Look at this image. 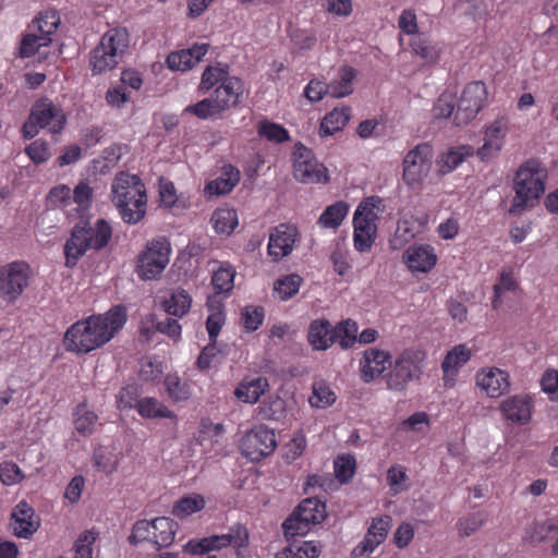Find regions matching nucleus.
<instances>
[{"label": "nucleus", "instance_id": "obj_1", "mask_svg": "<svg viewBox=\"0 0 558 558\" xmlns=\"http://www.w3.org/2000/svg\"><path fill=\"white\" fill-rule=\"evenodd\" d=\"M126 307L112 306L105 314L90 315L74 323L64 333L68 351L87 354L109 342L126 323Z\"/></svg>", "mask_w": 558, "mask_h": 558}, {"label": "nucleus", "instance_id": "obj_2", "mask_svg": "<svg viewBox=\"0 0 558 558\" xmlns=\"http://www.w3.org/2000/svg\"><path fill=\"white\" fill-rule=\"evenodd\" d=\"M94 191L86 182H80L72 191V206L66 209V219L73 223L71 239L65 244H108L112 229L105 219L93 226L89 213Z\"/></svg>", "mask_w": 558, "mask_h": 558}, {"label": "nucleus", "instance_id": "obj_3", "mask_svg": "<svg viewBox=\"0 0 558 558\" xmlns=\"http://www.w3.org/2000/svg\"><path fill=\"white\" fill-rule=\"evenodd\" d=\"M111 201L122 220L129 225H135L146 214V186L137 174L121 171L116 174L111 183Z\"/></svg>", "mask_w": 558, "mask_h": 558}, {"label": "nucleus", "instance_id": "obj_4", "mask_svg": "<svg viewBox=\"0 0 558 558\" xmlns=\"http://www.w3.org/2000/svg\"><path fill=\"white\" fill-rule=\"evenodd\" d=\"M244 90V82L238 76H232L223 81L222 85H218L209 97L189 105L184 112L201 120L221 118L225 112L242 104Z\"/></svg>", "mask_w": 558, "mask_h": 558}, {"label": "nucleus", "instance_id": "obj_5", "mask_svg": "<svg viewBox=\"0 0 558 558\" xmlns=\"http://www.w3.org/2000/svg\"><path fill=\"white\" fill-rule=\"evenodd\" d=\"M546 179L547 170L539 161L530 159L521 165L514 177L515 196L510 211L517 214L532 207L544 194Z\"/></svg>", "mask_w": 558, "mask_h": 558}, {"label": "nucleus", "instance_id": "obj_6", "mask_svg": "<svg viewBox=\"0 0 558 558\" xmlns=\"http://www.w3.org/2000/svg\"><path fill=\"white\" fill-rule=\"evenodd\" d=\"M68 118L60 105L54 104L48 97H40L31 108L28 118L22 126V135L25 140H32L38 135L39 130L60 134Z\"/></svg>", "mask_w": 558, "mask_h": 558}, {"label": "nucleus", "instance_id": "obj_7", "mask_svg": "<svg viewBox=\"0 0 558 558\" xmlns=\"http://www.w3.org/2000/svg\"><path fill=\"white\" fill-rule=\"evenodd\" d=\"M129 47V33L125 28H111L92 50L89 65L94 74L114 69Z\"/></svg>", "mask_w": 558, "mask_h": 558}, {"label": "nucleus", "instance_id": "obj_8", "mask_svg": "<svg viewBox=\"0 0 558 558\" xmlns=\"http://www.w3.org/2000/svg\"><path fill=\"white\" fill-rule=\"evenodd\" d=\"M326 515L325 502L316 497L305 498L282 523L286 539L291 542L295 536L305 535L312 525L324 521Z\"/></svg>", "mask_w": 558, "mask_h": 558}, {"label": "nucleus", "instance_id": "obj_9", "mask_svg": "<svg viewBox=\"0 0 558 558\" xmlns=\"http://www.w3.org/2000/svg\"><path fill=\"white\" fill-rule=\"evenodd\" d=\"M426 354L420 349L403 350L390 364L387 386L390 390L403 391L409 383L420 380L423 375V363Z\"/></svg>", "mask_w": 558, "mask_h": 558}, {"label": "nucleus", "instance_id": "obj_10", "mask_svg": "<svg viewBox=\"0 0 558 558\" xmlns=\"http://www.w3.org/2000/svg\"><path fill=\"white\" fill-rule=\"evenodd\" d=\"M385 210L384 199L373 195L365 197L353 215L354 244H372L377 235V221Z\"/></svg>", "mask_w": 558, "mask_h": 558}, {"label": "nucleus", "instance_id": "obj_11", "mask_svg": "<svg viewBox=\"0 0 558 558\" xmlns=\"http://www.w3.org/2000/svg\"><path fill=\"white\" fill-rule=\"evenodd\" d=\"M292 156L295 180L305 184L329 181L327 168L317 160L312 149L299 143L295 145Z\"/></svg>", "mask_w": 558, "mask_h": 558}, {"label": "nucleus", "instance_id": "obj_12", "mask_svg": "<svg viewBox=\"0 0 558 558\" xmlns=\"http://www.w3.org/2000/svg\"><path fill=\"white\" fill-rule=\"evenodd\" d=\"M433 156V147L427 143L417 144L408 151L402 163V177L408 185L418 184L428 175Z\"/></svg>", "mask_w": 558, "mask_h": 558}, {"label": "nucleus", "instance_id": "obj_13", "mask_svg": "<svg viewBox=\"0 0 558 558\" xmlns=\"http://www.w3.org/2000/svg\"><path fill=\"white\" fill-rule=\"evenodd\" d=\"M31 268L25 262H13L0 267V295L14 302L28 286Z\"/></svg>", "mask_w": 558, "mask_h": 558}, {"label": "nucleus", "instance_id": "obj_14", "mask_svg": "<svg viewBox=\"0 0 558 558\" xmlns=\"http://www.w3.org/2000/svg\"><path fill=\"white\" fill-rule=\"evenodd\" d=\"M277 447L275 432L265 425H258L247 432L241 439L242 453L252 461H259L269 456Z\"/></svg>", "mask_w": 558, "mask_h": 558}, {"label": "nucleus", "instance_id": "obj_15", "mask_svg": "<svg viewBox=\"0 0 558 558\" xmlns=\"http://www.w3.org/2000/svg\"><path fill=\"white\" fill-rule=\"evenodd\" d=\"M487 99L486 85L483 82H471L462 90L457 105L454 121L457 125L472 121L483 109Z\"/></svg>", "mask_w": 558, "mask_h": 558}, {"label": "nucleus", "instance_id": "obj_16", "mask_svg": "<svg viewBox=\"0 0 558 558\" xmlns=\"http://www.w3.org/2000/svg\"><path fill=\"white\" fill-rule=\"evenodd\" d=\"M510 129V120L507 116H499L485 126L484 143L476 149V156L482 161L498 156L505 145Z\"/></svg>", "mask_w": 558, "mask_h": 558}, {"label": "nucleus", "instance_id": "obj_17", "mask_svg": "<svg viewBox=\"0 0 558 558\" xmlns=\"http://www.w3.org/2000/svg\"><path fill=\"white\" fill-rule=\"evenodd\" d=\"M170 246H146L137 259L136 271L141 279H157L169 263Z\"/></svg>", "mask_w": 558, "mask_h": 558}, {"label": "nucleus", "instance_id": "obj_18", "mask_svg": "<svg viewBox=\"0 0 558 558\" xmlns=\"http://www.w3.org/2000/svg\"><path fill=\"white\" fill-rule=\"evenodd\" d=\"M39 524L35 510L26 501H21L14 507L10 526L16 537L29 538L38 530Z\"/></svg>", "mask_w": 558, "mask_h": 558}, {"label": "nucleus", "instance_id": "obj_19", "mask_svg": "<svg viewBox=\"0 0 558 558\" xmlns=\"http://www.w3.org/2000/svg\"><path fill=\"white\" fill-rule=\"evenodd\" d=\"M533 399L529 395H514L500 403L502 416L518 425H525L532 418Z\"/></svg>", "mask_w": 558, "mask_h": 558}, {"label": "nucleus", "instance_id": "obj_20", "mask_svg": "<svg viewBox=\"0 0 558 558\" xmlns=\"http://www.w3.org/2000/svg\"><path fill=\"white\" fill-rule=\"evenodd\" d=\"M208 44H194L191 48L171 52L167 64L171 70L187 71L196 65L208 51Z\"/></svg>", "mask_w": 558, "mask_h": 558}, {"label": "nucleus", "instance_id": "obj_21", "mask_svg": "<svg viewBox=\"0 0 558 558\" xmlns=\"http://www.w3.org/2000/svg\"><path fill=\"white\" fill-rule=\"evenodd\" d=\"M240 170L232 165H225L215 180L206 183L204 192L207 197L229 194L240 182Z\"/></svg>", "mask_w": 558, "mask_h": 558}, {"label": "nucleus", "instance_id": "obj_22", "mask_svg": "<svg viewBox=\"0 0 558 558\" xmlns=\"http://www.w3.org/2000/svg\"><path fill=\"white\" fill-rule=\"evenodd\" d=\"M476 384L488 397L498 398L510 388L509 374L494 367L486 373L478 374Z\"/></svg>", "mask_w": 558, "mask_h": 558}, {"label": "nucleus", "instance_id": "obj_23", "mask_svg": "<svg viewBox=\"0 0 558 558\" xmlns=\"http://www.w3.org/2000/svg\"><path fill=\"white\" fill-rule=\"evenodd\" d=\"M403 260L412 272H428L436 265L437 256L430 246H409Z\"/></svg>", "mask_w": 558, "mask_h": 558}, {"label": "nucleus", "instance_id": "obj_24", "mask_svg": "<svg viewBox=\"0 0 558 558\" xmlns=\"http://www.w3.org/2000/svg\"><path fill=\"white\" fill-rule=\"evenodd\" d=\"M476 154L471 145H460L450 147L447 151L438 156L436 163L440 174H447L457 169L465 158Z\"/></svg>", "mask_w": 558, "mask_h": 558}, {"label": "nucleus", "instance_id": "obj_25", "mask_svg": "<svg viewBox=\"0 0 558 558\" xmlns=\"http://www.w3.org/2000/svg\"><path fill=\"white\" fill-rule=\"evenodd\" d=\"M390 359L387 351L378 349H367L364 352V363L362 365V379L365 383L372 381L376 376L380 375L386 366L385 363Z\"/></svg>", "mask_w": 558, "mask_h": 558}, {"label": "nucleus", "instance_id": "obj_26", "mask_svg": "<svg viewBox=\"0 0 558 558\" xmlns=\"http://www.w3.org/2000/svg\"><path fill=\"white\" fill-rule=\"evenodd\" d=\"M308 342L316 350H327L335 343L333 326L327 319L314 320L308 328Z\"/></svg>", "mask_w": 558, "mask_h": 558}, {"label": "nucleus", "instance_id": "obj_27", "mask_svg": "<svg viewBox=\"0 0 558 558\" xmlns=\"http://www.w3.org/2000/svg\"><path fill=\"white\" fill-rule=\"evenodd\" d=\"M350 117V107L342 106L340 108H333L323 118L319 128V135L325 137L341 131L348 124Z\"/></svg>", "mask_w": 558, "mask_h": 558}, {"label": "nucleus", "instance_id": "obj_28", "mask_svg": "<svg viewBox=\"0 0 558 558\" xmlns=\"http://www.w3.org/2000/svg\"><path fill=\"white\" fill-rule=\"evenodd\" d=\"M178 523L167 517H160L153 520V539L157 549L168 547L174 541Z\"/></svg>", "mask_w": 558, "mask_h": 558}, {"label": "nucleus", "instance_id": "obj_29", "mask_svg": "<svg viewBox=\"0 0 558 558\" xmlns=\"http://www.w3.org/2000/svg\"><path fill=\"white\" fill-rule=\"evenodd\" d=\"M207 307L209 311H211L206 319L208 338L209 341L217 342V338L226 323L223 304L217 300L216 295H210L207 299Z\"/></svg>", "mask_w": 558, "mask_h": 558}, {"label": "nucleus", "instance_id": "obj_30", "mask_svg": "<svg viewBox=\"0 0 558 558\" xmlns=\"http://www.w3.org/2000/svg\"><path fill=\"white\" fill-rule=\"evenodd\" d=\"M231 544V536H227L226 534L213 535L209 537H204L202 539H192L187 542L183 546V550L192 555H202L210 550L221 549L222 547L229 546Z\"/></svg>", "mask_w": 558, "mask_h": 558}, {"label": "nucleus", "instance_id": "obj_31", "mask_svg": "<svg viewBox=\"0 0 558 558\" xmlns=\"http://www.w3.org/2000/svg\"><path fill=\"white\" fill-rule=\"evenodd\" d=\"M356 71L352 66L343 65L338 71V78L328 84L329 95L335 98H342L353 93V82Z\"/></svg>", "mask_w": 558, "mask_h": 558}, {"label": "nucleus", "instance_id": "obj_32", "mask_svg": "<svg viewBox=\"0 0 558 558\" xmlns=\"http://www.w3.org/2000/svg\"><path fill=\"white\" fill-rule=\"evenodd\" d=\"M232 77L229 74V66L218 63L217 65H207L202 74L197 90L201 94L208 93L211 88L222 85L223 81Z\"/></svg>", "mask_w": 558, "mask_h": 558}, {"label": "nucleus", "instance_id": "obj_33", "mask_svg": "<svg viewBox=\"0 0 558 558\" xmlns=\"http://www.w3.org/2000/svg\"><path fill=\"white\" fill-rule=\"evenodd\" d=\"M350 206L344 201H338L325 208L318 218V225L323 228L336 229L349 214Z\"/></svg>", "mask_w": 558, "mask_h": 558}, {"label": "nucleus", "instance_id": "obj_34", "mask_svg": "<svg viewBox=\"0 0 558 558\" xmlns=\"http://www.w3.org/2000/svg\"><path fill=\"white\" fill-rule=\"evenodd\" d=\"M267 388V379L265 377H257L248 383H241L235 389V396L242 402L255 403L265 393Z\"/></svg>", "mask_w": 558, "mask_h": 558}, {"label": "nucleus", "instance_id": "obj_35", "mask_svg": "<svg viewBox=\"0 0 558 558\" xmlns=\"http://www.w3.org/2000/svg\"><path fill=\"white\" fill-rule=\"evenodd\" d=\"M205 505V498L202 495L191 494L177 500L172 507L171 513L175 518L182 520L195 512L203 510Z\"/></svg>", "mask_w": 558, "mask_h": 558}, {"label": "nucleus", "instance_id": "obj_36", "mask_svg": "<svg viewBox=\"0 0 558 558\" xmlns=\"http://www.w3.org/2000/svg\"><path fill=\"white\" fill-rule=\"evenodd\" d=\"M136 410L147 418H175V414L156 398L146 397L137 401Z\"/></svg>", "mask_w": 558, "mask_h": 558}, {"label": "nucleus", "instance_id": "obj_37", "mask_svg": "<svg viewBox=\"0 0 558 558\" xmlns=\"http://www.w3.org/2000/svg\"><path fill=\"white\" fill-rule=\"evenodd\" d=\"M211 223L217 233L229 235L238 226V214L233 208H218L211 216Z\"/></svg>", "mask_w": 558, "mask_h": 558}, {"label": "nucleus", "instance_id": "obj_38", "mask_svg": "<svg viewBox=\"0 0 558 558\" xmlns=\"http://www.w3.org/2000/svg\"><path fill=\"white\" fill-rule=\"evenodd\" d=\"M257 134L268 142L276 144H281L290 140V134L284 126L267 119L257 123Z\"/></svg>", "mask_w": 558, "mask_h": 558}, {"label": "nucleus", "instance_id": "obj_39", "mask_svg": "<svg viewBox=\"0 0 558 558\" xmlns=\"http://www.w3.org/2000/svg\"><path fill=\"white\" fill-rule=\"evenodd\" d=\"M470 356L471 352L464 344L454 347L446 354L441 363V368L445 375H453L458 367L462 366L470 360Z\"/></svg>", "mask_w": 558, "mask_h": 558}, {"label": "nucleus", "instance_id": "obj_40", "mask_svg": "<svg viewBox=\"0 0 558 558\" xmlns=\"http://www.w3.org/2000/svg\"><path fill=\"white\" fill-rule=\"evenodd\" d=\"M412 51L425 61V63H436L440 57L439 48L432 44L427 38L417 36L410 41Z\"/></svg>", "mask_w": 558, "mask_h": 558}, {"label": "nucleus", "instance_id": "obj_41", "mask_svg": "<svg viewBox=\"0 0 558 558\" xmlns=\"http://www.w3.org/2000/svg\"><path fill=\"white\" fill-rule=\"evenodd\" d=\"M300 240V231L294 223L282 222L269 233L268 244H295Z\"/></svg>", "mask_w": 558, "mask_h": 558}, {"label": "nucleus", "instance_id": "obj_42", "mask_svg": "<svg viewBox=\"0 0 558 558\" xmlns=\"http://www.w3.org/2000/svg\"><path fill=\"white\" fill-rule=\"evenodd\" d=\"M357 324L352 319L340 322L333 327L335 342H338L342 349L351 348L357 340Z\"/></svg>", "mask_w": 558, "mask_h": 558}, {"label": "nucleus", "instance_id": "obj_43", "mask_svg": "<svg viewBox=\"0 0 558 558\" xmlns=\"http://www.w3.org/2000/svg\"><path fill=\"white\" fill-rule=\"evenodd\" d=\"M192 299L189 293L180 289L175 291L169 300L163 302L165 311L175 317L184 316L191 307Z\"/></svg>", "mask_w": 558, "mask_h": 558}, {"label": "nucleus", "instance_id": "obj_44", "mask_svg": "<svg viewBox=\"0 0 558 558\" xmlns=\"http://www.w3.org/2000/svg\"><path fill=\"white\" fill-rule=\"evenodd\" d=\"M51 41V37H44L39 33L25 34L20 45V57L31 58L38 52L40 47H47Z\"/></svg>", "mask_w": 558, "mask_h": 558}, {"label": "nucleus", "instance_id": "obj_45", "mask_svg": "<svg viewBox=\"0 0 558 558\" xmlns=\"http://www.w3.org/2000/svg\"><path fill=\"white\" fill-rule=\"evenodd\" d=\"M303 279L298 274H291L282 278H278L274 283V291L279 293L282 301L293 298L300 289Z\"/></svg>", "mask_w": 558, "mask_h": 558}, {"label": "nucleus", "instance_id": "obj_46", "mask_svg": "<svg viewBox=\"0 0 558 558\" xmlns=\"http://www.w3.org/2000/svg\"><path fill=\"white\" fill-rule=\"evenodd\" d=\"M60 25V17L57 11L50 10L40 13V15L33 21L31 27L36 29L44 37H51Z\"/></svg>", "mask_w": 558, "mask_h": 558}, {"label": "nucleus", "instance_id": "obj_47", "mask_svg": "<svg viewBox=\"0 0 558 558\" xmlns=\"http://www.w3.org/2000/svg\"><path fill=\"white\" fill-rule=\"evenodd\" d=\"M235 271L231 266H220L211 278V284L215 289L216 295L229 294L233 289Z\"/></svg>", "mask_w": 558, "mask_h": 558}, {"label": "nucleus", "instance_id": "obj_48", "mask_svg": "<svg viewBox=\"0 0 558 558\" xmlns=\"http://www.w3.org/2000/svg\"><path fill=\"white\" fill-rule=\"evenodd\" d=\"M167 392L175 402L185 401L191 396L190 386L175 374H168L165 378Z\"/></svg>", "mask_w": 558, "mask_h": 558}, {"label": "nucleus", "instance_id": "obj_49", "mask_svg": "<svg viewBox=\"0 0 558 558\" xmlns=\"http://www.w3.org/2000/svg\"><path fill=\"white\" fill-rule=\"evenodd\" d=\"M556 531V524L550 522H534L525 530L524 539L532 544L546 542Z\"/></svg>", "mask_w": 558, "mask_h": 558}, {"label": "nucleus", "instance_id": "obj_50", "mask_svg": "<svg viewBox=\"0 0 558 558\" xmlns=\"http://www.w3.org/2000/svg\"><path fill=\"white\" fill-rule=\"evenodd\" d=\"M47 205L51 208L70 209L72 206V191L65 184L53 186L47 195Z\"/></svg>", "mask_w": 558, "mask_h": 558}, {"label": "nucleus", "instance_id": "obj_51", "mask_svg": "<svg viewBox=\"0 0 558 558\" xmlns=\"http://www.w3.org/2000/svg\"><path fill=\"white\" fill-rule=\"evenodd\" d=\"M283 554L286 558H317L320 554V546L314 542H292Z\"/></svg>", "mask_w": 558, "mask_h": 558}, {"label": "nucleus", "instance_id": "obj_52", "mask_svg": "<svg viewBox=\"0 0 558 558\" xmlns=\"http://www.w3.org/2000/svg\"><path fill=\"white\" fill-rule=\"evenodd\" d=\"M265 311L263 306L248 305L241 311V320L245 331L253 332L263 324Z\"/></svg>", "mask_w": 558, "mask_h": 558}, {"label": "nucleus", "instance_id": "obj_53", "mask_svg": "<svg viewBox=\"0 0 558 558\" xmlns=\"http://www.w3.org/2000/svg\"><path fill=\"white\" fill-rule=\"evenodd\" d=\"M310 403L316 408H326L336 401L335 392L324 384H314L313 393L308 399Z\"/></svg>", "mask_w": 558, "mask_h": 558}, {"label": "nucleus", "instance_id": "obj_54", "mask_svg": "<svg viewBox=\"0 0 558 558\" xmlns=\"http://www.w3.org/2000/svg\"><path fill=\"white\" fill-rule=\"evenodd\" d=\"M355 458L351 454L338 457L335 460V475L341 483L349 482L355 471Z\"/></svg>", "mask_w": 558, "mask_h": 558}, {"label": "nucleus", "instance_id": "obj_55", "mask_svg": "<svg viewBox=\"0 0 558 558\" xmlns=\"http://www.w3.org/2000/svg\"><path fill=\"white\" fill-rule=\"evenodd\" d=\"M290 37L292 43L301 50H311L317 43L316 32L312 28H296Z\"/></svg>", "mask_w": 558, "mask_h": 558}, {"label": "nucleus", "instance_id": "obj_56", "mask_svg": "<svg viewBox=\"0 0 558 558\" xmlns=\"http://www.w3.org/2000/svg\"><path fill=\"white\" fill-rule=\"evenodd\" d=\"M330 259L333 265V270L339 276H344L350 268V264L353 262L351 252L345 246H337Z\"/></svg>", "mask_w": 558, "mask_h": 558}, {"label": "nucleus", "instance_id": "obj_57", "mask_svg": "<svg viewBox=\"0 0 558 558\" xmlns=\"http://www.w3.org/2000/svg\"><path fill=\"white\" fill-rule=\"evenodd\" d=\"M26 155L37 165L46 162L50 158L49 145L46 141L36 140L25 148Z\"/></svg>", "mask_w": 558, "mask_h": 558}, {"label": "nucleus", "instance_id": "obj_58", "mask_svg": "<svg viewBox=\"0 0 558 558\" xmlns=\"http://www.w3.org/2000/svg\"><path fill=\"white\" fill-rule=\"evenodd\" d=\"M153 539V520H140L137 521L132 529V533L128 537V541L132 545H137L144 541Z\"/></svg>", "mask_w": 558, "mask_h": 558}, {"label": "nucleus", "instance_id": "obj_59", "mask_svg": "<svg viewBox=\"0 0 558 558\" xmlns=\"http://www.w3.org/2000/svg\"><path fill=\"white\" fill-rule=\"evenodd\" d=\"M456 108L454 96L449 93L441 94L436 104L434 105L433 112L434 117L437 119H446L449 118Z\"/></svg>", "mask_w": 558, "mask_h": 558}, {"label": "nucleus", "instance_id": "obj_60", "mask_svg": "<svg viewBox=\"0 0 558 558\" xmlns=\"http://www.w3.org/2000/svg\"><path fill=\"white\" fill-rule=\"evenodd\" d=\"M96 541V536L92 531L83 532L74 543V558H92V545Z\"/></svg>", "mask_w": 558, "mask_h": 558}, {"label": "nucleus", "instance_id": "obj_61", "mask_svg": "<svg viewBox=\"0 0 558 558\" xmlns=\"http://www.w3.org/2000/svg\"><path fill=\"white\" fill-rule=\"evenodd\" d=\"M328 84L317 78H313L305 86L303 95L310 102H318L329 94Z\"/></svg>", "mask_w": 558, "mask_h": 558}, {"label": "nucleus", "instance_id": "obj_62", "mask_svg": "<svg viewBox=\"0 0 558 558\" xmlns=\"http://www.w3.org/2000/svg\"><path fill=\"white\" fill-rule=\"evenodd\" d=\"M408 480L404 468L392 465L387 472V482L390 486L391 492L396 495L407 489L403 482Z\"/></svg>", "mask_w": 558, "mask_h": 558}, {"label": "nucleus", "instance_id": "obj_63", "mask_svg": "<svg viewBox=\"0 0 558 558\" xmlns=\"http://www.w3.org/2000/svg\"><path fill=\"white\" fill-rule=\"evenodd\" d=\"M160 203L167 208H174L178 206V195L174 184L171 181H160Z\"/></svg>", "mask_w": 558, "mask_h": 558}, {"label": "nucleus", "instance_id": "obj_64", "mask_svg": "<svg viewBox=\"0 0 558 558\" xmlns=\"http://www.w3.org/2000/svg\"><path fill=\"white\" fill-rule=\"evenodd\" d=\"M326 11L330 14L347 17L353 11L352 0H326Z\"/></svg>", "mask_w": 558, "mask_h": 558}]
</instances>
